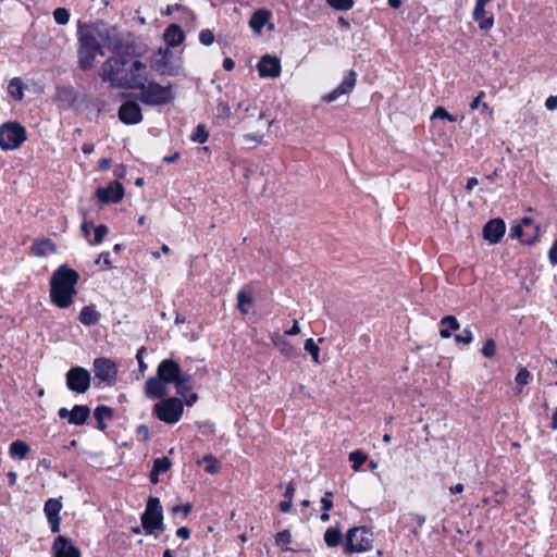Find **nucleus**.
<instances>
[{
    "mask_svg": "<svg viewBox=\"0 0 557 557\" xmlns=\"http://www.w3.org/2000/svg\"><path fill=\"white\" fill-rule=\"evenodd\" d=\"M79 274L66 264L60 265L50 277V300L60 309H66L74 302Z\"/></svg>",
    "mask_w": 557,
    "mask_h": 557,
    "instance_id": "nucleus-1",
    "label": "nucleus"
},
{
    "mask_svg": "<svg viewBox=\"0 0 557 557\" xmlns=\"http://www.w3.org/2000/svg\"><path fill=\"white\" fill-rule=\"evenodd\" d=\"M157 374L165 384H174L181 396H185L194 387L191 375L183 372L180 364L172 359L162 360Z\"/></svg>",
    "mask_w": 557,
    "mask_h": 557,
    "instance_id": "nucleus-2",
    "label": "nucleus"
},
{
    "mask_svg": "<svg viewBox=\"0 0 557 557\" xmlns=\"http://www.w3.org/2000/svg\"><path fill=\"white\" fill-rule=\"evenodd\" d=\"M79 49L78 63L84 71L90 70L97 55H102L99 41L95 40L92 32H86L83 27L79 29Z\"/></svg>",
    "mask_w": 557,
    "mask_h": 557,
    "instance_id": "nucleus-3",
    "label": "nucleus"
},
{
    "mask_svg": "<svg viewBox=\"0 0 557 557\" xmlns=\"http://www.w3.org/2000/svg\"><path fill=\"white\" fill-rule=\"evenodd\" d=\"M175 95L172 91V85L161 86L154 82L145 84L140 88L139 99L149 106H162L174 100Z\"/></svg>",
    "mask_w": 557,
    "mask_h": 557,
    "instance_id": "nucleus-4",
    "label": "nucleus"
},
{
    "mask_svg": "<svg viewBox=\"0 0 557 557\" xmlns=\"http://www.w3.org/2000/svg\"><path fill=\"white\" fill-rule=\"evenodd\" d=\"M141 525L147 534H153L156 531L162 532L164 530L163 512L159 498L150 497L148 499L146 510L141 516Z\"/></svg>",
    "mask_w": 557,
    "mask_h": 557,
    "instance_id": "nucleus-5",
    "label": "nucleus"
},
{
    "mask_svg": "<svg viewBox=\"0 0 557 557\" xmlns=\"http://www.w3.org/2000/svg\"><path fill=\"white\" fill-rule=\"evenodd\" d=\"M151 67L161 75L174 76L180 73L181 60L169 49H159L150 60Z\"/></svg>",
    "mask_w": 557,
    "mask_h": 557,
    "instance_id": "nucleus-6",
    "label": "nucleus"
},
{
    "mask_svg": "<svg viewBox=\"0 0 557 557\" xmlns=\"http://www.w3.org/2000/svg\"><path fill=\"white\" fill-rule=\"evenodd\" d=\"M26 140L24 126L16 122H8L0 126V147L3 150L17 149Z\"/></svg>",
    "mask_w": 557,
    "mask_h": 557,
    "instance_id": "nucleus-7",
    "label": "nucleus"
},
{
    "mask_svg": "<svg viewBox=\"0 0 557 557\" xmlns=\"http://www.w3.org/2000/svg\"><path fill=\"white\" fill-rule=\"evenodd\" d=\"M183 403L176 397H170L153 406V412L159 420L173 424L176 423L183 414Z\"/></svg>",
    "mask_w": 557,
    "mask_h": 557,
    "instance_id": "nucleus-8",
    "label": "nucleus"
},
{
    "mask_svg": "<svg viewBox=\"0 0 557 557\" xmlns=\"http://www.w3.org/2000/svg\"><path fill=\"white\" fill-rule=\"evenodd\" d=\"M372 534L364 528H354L346 535L345 553H361L372 547Z\"/></svg>",
    "mask_w": 557,
    "mask_h": 557,
    "instance_id": "nucleus-9",
    "label": "nucleus"
},
{
    "mask_svg": "<svg viewBox=\"0 0 557 557\" xmlns=\"http://www.w3.org/2000/svg\"><path fill=\"white\" fill-rule=\"evenodd\" d=\"M126 62L122 58H109L101 66L100 76L104 82H111L112 84L121 87L123 77H125L124 66Z\"/></svg>",
    "mask_w": 557,
    "mask_h": 557,
    "instance_id": "nucleus-10",
    "label": "nucleus"
},
{
    "mask_svg": "<svg viewBox=\"0 0 557 557\" xmlns=\"http://www.w3.org/2000/svg\"><path fill=\"white\" fill-rule=\"evenodd\" d=\"M66 385L75 393L84 394L90 386V373L81 367H74L66 373Z\"/></svg>",
    "mask_w": 557,
    "mask_h": 557,
    "instance_id": "nucleus-11",
    "label": "nucleus"
},
{
    "mask_svg": "<svg viewBox=\"0 0 557 557\" xmlns=\"http://www.w3.org/2000/svg\"><path fill=\"white\" fill-rule=\"evenodd\" d=\"M147 82L146 65L136 60L132 63L129 73H125V77L121 83V87L140 89Z\"/></svg>",
    "mask_w": 557,
    "mask_h": 557,
    "instance_id": "nucleus-12",
    "label": "nucleus"
},
{
    "mask_svg": "<svg viewBox=\"0 0 557 557\" xmlns=\"http://www.w3.org/2000/svg\"><path fill=\"white\" fill-rule=\"evenodd\" d=\"M95 376L108 385L115 382L117 366L114 361L107 358H97L94 361Z\"/></svg>",
    "mask_w": 557,
    "mask_h": 557,
    "instance_id": "nucleus-13",
    "label": "nucleus"
},
{
    "mask_svg": "<svg viewBox=\"0 0 557 557\" xmlns=\"http://www.w3.org/2000/svg\"><path fill=\"white\" fill-rule=\"evenodd\" d=\"M86 32H92L95 40L99 41V45L107 44L110 47H115L117 42V32L115 27H111L106 24H97L94 26L83 27Z\"/></svg>",
    "mask_w": 557,
    "mask_h": 557,
    "instance_id": "nucleus-14",
    "label": "nucleus"
},
{
    "mask_svg": "<svg viewBox=\"0 0 557 557\" xmlns=\"http://www.w3.org/2000/svg\"><path fill=\"white\" fill-rule=\"evenodd\" d=\"M96 195L103 203L120 202L124 197V187L121 183L114 181L106 188H98Z\"/></svg>",
    "mask_w": 557,
    "mask_h": 557,
    "instance_id": "nucleus-15",
    "label": "nucleus"
},
{
    "mask_svg": "<svg viewBox=\"0 0 557 557\" xmlns=\"http://www.w3.org/2000/svg\"><path fill=\"white\" fill-rule=\"evenodd\" d=\"M119 117L125 124H137L143 120L141 109L138 103L127 101L121 106Z\"/></svg>",
    "mask_w": 557,
    "mask_h": 557,
    "instance_id": "nucleus-16",
    "label": "nucleus"
},
{
    "mask_svg": "<svg viewBox=\"0 0 557 557\" xmlns=\"http://www.w3.org/2000/svg\"><path fill=\"white\" fill-rule=\"evenodd\" d=\"M258 72L261 77H278L281 74L280 59L272 55H264L258 63Z\"/></svg>",
    "mask_w": 557,
    "mask_h": 557,
    "instance_id": "nucleus-17",
    "label": "nucleus"
},
{
    "mask_svg": "<svg viewBox=\"0 0 557 557\" xmlns=\"http://www.w3.org/2000/svg\"><path fill=\"white\" fill-rule=\"evenodd\" d=\"M356 85V73L350 71L344 78L342 84L336 87L333 91L322 96L324 102H332L338 99L341 96L349 94Z\"/></svg>",
    "mask_w": 557,
    "mask_h": 557,
    "instance_id": "nucleus-18",
    "label": "nucleus"
},
{
    "mask_svg": "<svg viewBox=\"0 0 557 557\" xmlns=\"http://www.w3.org/2000/svg\"><path fill=\"white\" fill-rule=\"evenodd\" d=\"M505 231V222L500 219H493L485 224L483 236L491 244H497L504 236Z\"/></svg>",
    "mask_w": 557,
    "mask_h": 557,
    "instance_id": "nucleus-19",
    "label": "nucleus"
},
{
    "mask_svg": "<svg viewBox=\"0 0 557 557\" xmlns=\"http://www.w3.org/2000/svg\"><path fill=\"white\" fill-rule=\"evenodd\" d=\"M53 557H81L78 548L64 536L59 535L52 545Z\"/></svg>",
    "mask_w": 557,
    "mask_h": 557,
    "instance_id": "nucleus-20",
    "label": "nucleus"
},
{
    "mask_svg": "<svg viewBox=\"0 0 557 557\" xmlns=\"http://www.w3.org/2000/svg\"><path fill=\"white\" fill-rule=\"evenodd\" d=\"M62 508V504L60 500L50 498L45 504V513L48 518V521L51 525V531L53 533H58L60 531V516L59 512Z\"/></svg>",
    "mask_w": 557,
    "mask_h": 557,
    "instance_id": "nucleus-21",
    "label": "nucleus"
},
{
    "mask_svg": "<svg viewBox=\"0 0 557 557\" xmlns=\"http://www.w3.org/2000/svg\"><path fill=\"white\" fill-rule=\"evenodd\" d=\"M166 385L157 374L146 381L145 394L150 398H162L168 395Z\"/></svg>",
    "mask_w": 557,
    "mask_h": 557,
    "instance_id": "nucleus-22",
    "label": "nucleus"
},
{
    "mask_svg": "<svg viewBox=\"0 0 557 557\" xmlns=\"http://www.w3.org/2000/svg\"><path fill=\"white\" fill-rule=\"evenodd\" d=\"M163 38L169 46L176 47L184 41L185 34L178 25L171 24L164 30Z\"/></svg>",
    "mask_w": 557,
    "mask_h": 557,
    "instance_id": "nucleus-23",
    "label": "nucleus"
},
{
    "mask_svg": "<svg viewBox=\"0 0 557 557\" xmlns=\"http://www.w3.org/2000/svg\"><path fill=\"white\" fill-rule=\"evenodd\" d=\"M32 253L36 257H46L50 253L55 252L57 247L53 242H51L49 238H42L39 240H36L32 248Z\"/></svg>",
    "mask_w": 557,
    "mask_h": 557,
    "instance_id": "nucleus-24",
    "label": "nucleus"
},
{
    "mask_svg": "<svg viewBox=\"0 0 557 557\" xmlns=\"http://www.w3.org/2000/svg\"><path fill=\"white\" fill-rule=\"evenodd\" d=\"M485 7L475 3L473 18L479 22L481 29L488 30L494 26V18L492 15L486 16Z\"/></svg>",
    "mask_w": 557,
    "mask_h": 557,
    "instance_id": "nucleus-25",
    "label": "nucleus"
},
{
    "mask_svg": "<svg viewBox=\"0 0 557 557\" xmlns=\"http://www.w3.org/2000/svg\"><path fill=\"white\" fill-rule=\"evenodd\" d=\"M79 321L84 325H94L100 319V313L95 309L94 306H86L82 309L79 313Z\"/></svg>",
    "mask_w": 557,
    "mask_h": 557,
    "instance_id": "nucleus-26",
    "label": "nucleus"
},
{
    "mask_svg": "<svg viewBox=\"0 0 557 557\" xmlns=\"http://www.w3.org/2000/svg\"><path fill=\"white\" fill-rule=\"evenodd\" d=\"M90 409L87 406H81L76 405L71 410V421L70 423L75 425H81L86 422V420L89 418Z\"/></svg>",
    "mask_w": 557,
    "mask_h": 557,
    "instance_id": "nucleus-27",
    "label": "nucleus"
},
{
    "mask_svg": "<svg viewBox=\"0 0 557 557\" xmlns=\"http://www.w3.org/2000/svg\"><path fill=\"white\" fill-rule=\"evenodd\" d=\"M520 225H523V228H532V233L528 234L527 238L522 239L523 244L532 245L539 239L540 236V226L534 224L531 218H523L521 220Z\"/></svg>",
    "mask_w": 557,
    "mask_h": 557,
    "instance_id": "nucleus-28",
    "label": "nucleus"
},
{
    "mask_svg": "<svg viewBox=\"0 0 557 557\" xmlns=\"http://www.w3.org/2000/svg\"><path fill=\"white\" fill-rule=\"evenodd\" d=\"M253 304V297L250 293L245 289H242L237 294V308L243 315L248 314L249 308Z\"/></svg>",
    "mask_w": 557,
    "mask_h": 557,
    "instance_id": "nucleus-29",
    "label": "nucleus"
},
{
    "mask_svg": "<svg viewBox=\"0 0 557 557\" xmlns=\"http://www.w3.org/2000/svg\"><path fill=\"white\" fill-rule=\"evenodd\" d=\"M55 97L66 106H72L76 100V92L72 87H58Z\"/></svg>",
    "mask_w": 557,
    "mask_h": 557,
    "instance_id": "nucleus-30",
    "label": "nucleus"
},
{
    "mask_svg": "<svg viewBox=\"0 0 557 557\" xmlns=\"http://www.w3.org/2000/svg\"><path fill=\"white\" fill-rule=\"evenodd\" d=\"M113 417V410L107 406H99L95 410V418L98 422V428L104 430L107 428L104 420Z\"/></svg>",
    "mask_w": 557,
    "mask_h": 557,
    "instance_id": "nucleus-31",
    "label": "nucleus"
},
{
    "mask_svg": "<svg viewBox=\"0 0 557 557\" xmlns=\"http://www.w3.org/2000/svg\"><path fill=\"white\" fill-rule=\"evenodd\" d=\"M268 17H269L268 12L258 11L251 16V18L249 21V25L253 30L260 33L261 29L263 28L264 24L268 22Z\"/></svg>",
    "mask_w": 557,
    "mask_h": 557,
    "instance_id": "nucleus-32",
    "label": "nucleus"
},
{
    "mask_svg": "<svg viewBox=\"0 0 557 557\" xmlns=\"http://www.w3.org/2000/svg\"><path fill=\"white\" fill-rule=\"evenodd\" d=\"M8 91L11 97L16 100H22L24 96V84L20 78H13L8 86Z\"/></svg>",
    "mask_w": 557,
    "mask_h": 557,
    "instance_id": "nucleus-33",
    "label": "nucleus"
},
{
    "mask_svg": "<svg viewBox=\"0 0 557 557\" xmlns=\"http://www.w3.org/2000/svg\"><path fill=\"white\" fill-rule=\"evenodd\" d=\"M342 540V533L339 530L334 528H329L324 533V541L327 546L335 547L339 544Z\"/></svg>",
    "mask_w": 557,
    "mask_h": 557,
    "instance_id": "nucleus-34",
    "label": "nucleus"
},
{
    "mask_svg": "<svg viewBox=\"0 0 557 557\" xmlns=\"http://www.w3.org/2000/svg\"><path fill=\"white\" fill-rule=\"evenodd\" d=\"M29 451V447L25 442L15 441L10 446V453L12 456H17L20 458H25Z\"/></svg>",
    "mask_w": 557,
    "mask_h": 557,
    "instance_id": "nucleus-35",
    "label": "nucleus"
},
{
    "mask_svg": "<svg viewBox=\"0 0 557 557\" xmlns=\"http://www.w3.org/2000/svg\"><path fill=\"white\" fill-rule=\"evenodd\" d=\"M292 542V534L288 530L278 532L275 535V545L281 547L283 550H290L288 544Z\"/></svg>",
    "mask_w": 557,
    "mask_h": 557,
    "instance_id": "nucleus-36",
    "label": "nucleus"
},
{
    "mask_svg": "<svg viewBox=\"0 0 557 557\" xmlns=\"http://www.w3.org/2000/svg\"><path fill=\"white\" fill-rule=\"evenodd\" d=\"M348 458L349 461L352 462L354 471H358L361 465L367 461L368 456L361 450H355L349 454Z\"/></svg>",
    "mask_w": 557,
    "mask_h": 557,
    "instance_id": "nucleus-37",
    "label": "nucleus"
},
{
    "mask_svg": "<svg viewBox=\"0 0 557 557\" xmlns=\"http://www.w3.org/2000/svg\"><path fill=\"white\" fill-rule=\"evenodd\" d=\"M305 350L308 351L311 357H312V360L315 362V363H320V348L319 346L314 343V341L312 338H308L306 342H305Z\"/></svg>",
    "mask_w": 557,
    "mask_h": 557,
    "instance_id": "nucleus-38",
    "label": "nucleus"
},
{
    "mask_svg": "<svg viewBox=\"0 0 557 557\" xmlns=\"http://www.w3.org/2000/svg\"><path fill=\"white\" fill-rule=\"evenodd\" d=\"M202 461L206 463L205 470L210 474H215L220 470L219 461L211 455L205 456Z\"/></svg>",
    "mask_w": 557,
    "mask_h": 557,
    "instance_id": "nucleus-39",
    "label": "nucleus"
},
{
    "mask_svg": "<svg viewBox=\"0 0 557 557\" xmlns=\"http://www.w3.org/2000/svg\"><path fill=\"white\" fill-rule=\"evenodd\" d=\"M171 460L168 457L157 458L153 461V470L158 473H165L171 468Z\"/></svg>",
    "mask_w": 557,
    "mask_h": 557,
    "instance_id": "nucleus-40",
    "label": "nucleus"
},
{
    "mask_svg": "<svg viewBox=\"0 0 557 557\" xmlns=\"http://www.w3.org/2000/svg\"><path fill=\"white\" fill-rule=\"evenodd\" d=\"M54 21L60 25H65L70 21V12L65 8H57L53 12Z\"/></svg>",
    "mask_w": 557,
    "mask_h": 557,
    "instance_id": "nucleus-41",
    "label": "nucleus"
},
{
    "mask_svg": "<svg viewBox=\"0 0 557 557\" xmlns=\"http://www.w3.org/2000/svg\"><path fill=\"white\" fill-rule=\"evenodd\" d=\"M208 137H209V133L206 129V126L202 124H199L196 127L194 134L191 135V140H194L196 143L203 144L205 141H207Z\"/></svg>",
    "mask_w": 557,
    "mask_h": 557,
    "instance_id": "nucleus-42",
    "label": "nucleus"
},
{
    "mask_svg": "<svg viewBox=\"0 0 557 557\" xmlns=\"http://www.w3.org/2000/svg\"><path fill=\"white\" fill-rule=\"evenodd\" d=\"M327 3L339 11H347L352 8L354 0H326Z\"/></svg>",
    "mask_w": 557,
    "mask_h": 557,
    "instance_id": "nucleus-43",
    "label": "nucleus"
},
{
    "mask_svg": "<svg viewBox=\"0 0 557 557\" xmlns=\"http://www.w3.org/2000/svg\"><path fill=\"white\" fill-rule=\"evenodd\" d=\"M496 354V344L495 341L492 338H488L482 348V355L486 358H493Z\"/></svg>",
    "mask_w": 557,
    "mask_h": 557,
    "instance_id": "nucleus-44",
    "label": "nucleus"
},
{
    "mask_svg": "<svg viewBox=\"0 0 557 557\" xmlns=\"http://www.w3.org/2000/svg\"><path fill=\"white\" fill-rule=\"evenodd\" d=\"M529 377H530V372L525 369V368H522L517 376H516V383L518 385V388L519 391H521V388L528 384L529 382Z\"/></svg>",
    "mask_w": 557,
    "mask_h": 557,
    "instance_id": "nucleus-45",
    "label": "nucleus"
},
{
    "mask_svg": "<svg viewBox=\"0 0 557 557\" xmlns=\"http://www.w3.org/2000/svg\"><path fill=\"white\" fill-rule=\"evenodd\" d=\"M107 234H108V227L103 224L98 225L95 228V237H94V240L90 242V244H94V245L100 244Z\"/></svg>",
    "mask_w": 557,
    "mask_h": 557,
    "instance_id": "nucleus-46",
    "label": "nucleus"
},
{
    "mask_svg": "<svg viewBox=\"0 0 557 557\" xmlns=\"http://www.w3.org/2000/svg\"><path fill=\"white\" fill-rule=\"evenodd\" d=\"M432 120L434 119H446L448 120L449 122H455L456 121V117L453 116L451 114H449L445 108L443 107H437L435 109V111L433 112L432 116H431Z\"/></svg>",
    "mask_w": 557,
    "mask_h": 557,
    "instance_id": "nucleus-47",
    "label": "nucleus"
},
{
    "mask_svg": "<svg viewBox=\"0 0 557 557\" xmlns=\"http://www.w3.org/2000/svg\"><path fill=\"white\" fill-rule=\"evenodd\" d=\"M231 115V109L226 102L220 101L216 106V116L219 119L227 120Z\"/></svg>",
    "mask_w": 557,
    "mask_h": 557,
    "instance_id": "nucleus-48",
    "label": "nucleus"
},
{
    "mask_svg": "<svg viewBox=\"0 0 557 557\" xmlns=\"http://www.w3.org/2000/svg\"><path fill=\"white\" fill-rule=\"evenodd\" d=\"M455 339L458 343L468 345L473 341V336L469 329H465L461 334L455 336Z\"/></svg>",
    "mask_w": 557,
    "mask_h": 557,
    "instance_id": "nucleus-49",
    "label": "nucleus"
},
{
    "mask_svg": "<svg viewBox=\"0 0 557 557\" xmlns=\"http://www.w3.org/2000/svg\"><path fill=\"white\" fill-rule=\"evenodd\" d=\"M199 40L202 45L209 46L214 41V35L209 29H203L199 34Z\"/></svg>",
    "mask_w": 557,
    "mask_h": 557,
    "instance_id": "nucleus-50",
    "label": "nucleus"
},
{
    "mask_svg": "<svg viewBox=\"0 0 557 557\" xmlns=\"http://www.w3.org/2000/svg\"><path fill=\"white\" fill-rule=\"evenodd\" d=\"M441 324L442 325H447L448 329L450 330H458L459 329V323L457 321V319L454 317V315H446L444 317L442 320H441Z\"/></svg>",
    "mask_w": 557,
    "mask_h": 557,
    "instance_id": "nucleus-51",
    "label": "nucleus"
},
{
    "mask_svg": "<svg viewBox=\"0 0 557 557\" xmlns=\"http://www.w3.org/2000/svg\"><path fill=\"white\" fill-rule=\"evenodd\" d=\"M282 355H284L287 358H292L295 355V348L292 344H289L287 341L284 342L281 347H278Z\"/></svg>",
    "mask_w": 557,
    "mask_h": 557,
    "instance_id": "nucleus-52",
    "label": "nucleus"
},
{
    "mask_svg": "<svg viewBox=\"0 0 557 557\" xmlns=\"http://www.w3.org/2000/svg\"><path fill=\"white\" fill-rule=\"evenodd\" d=\"M510 236H511L512 238H519V239L522 242V239L524 238V228H523V225H520V224L513 225V226L510 228Z\"/></svg>",
    "mask_w": 557,
    "mask_h": 557,
    "instance_id": "nucleus-53",
    "label": "nucleus"
},
{
    "mask_svg": "<svg viewBox=\"0 0 557 557\" xmlns=\"http://www.w3.org/2000/svg\"><path fill=\"white\" fill-rule=\"evenodd\" d=\"M193 509V506L190 503H186L184 505H177L172 508L173 513L183 512V515L186 517Z\"/></svg>",
    "mask_w": 557,
    "mask_h": 557,
    "instance_id": "nucleus-54",
    "label": "nucleus"
},
{
    "mask_svg": "<svg viewBox=\"0 0 557 557\" xmlns=\"http://www.w3.org/2000/svg\"><path fill=\"white\" fill-rule=\"evenodd\" d=\"M331 496H332V493L331 492H326L325 496L321 499L322 508L325 511L331 510L332 507H333V502L330 498Z\"/></svg>",
    "mask_w": 557,
    "mask_h": 557,
    "instance_id": "nucleus-55",
    "label": "nucleus"
},
{
    "mask_svg": "<svg viewBox=\"0 0 557 557\" xmlns=\"http://www.w3.org/2000/svg\"><path fill=\"white\" fill-rule=\"evenodd\" d=\"M548 257H549V261L553 264H557V239L553 244V246H552V248H550V250L548 252Z\"/></svg>",
    "mask_w": 557,
    "mask_h": 557,
    "instance_id": "nucleus-56",
    "label": "nucleus"
},
{
    "mask_svg": "<svg viewBox=\"0 0 557 557\" xmlns=\"http://www.w3.org/2000/svg\"><path fill=\"white\" fill-rule=\"evenodd\" d=\"M144 351H145V348H144V347H141V348L138 350L137 355H136V359H137V361H138L139 370H140L141 372H144V371L147 369V364L144 362V359H143V352H144Z\"/></svg>",
    "mask_w": 557,
    "mask_h": 557,
    "instance_id": "nucleus-57",
    "label": "nucleus"
},
{
    "mask_svg": "<svg viewBox=\"0 0 557 557\" xmlns=\"http://www.w3.org/2000/svg\"><path fill=\"white\" fill-rule=\"evenodd\" d=\"M547 110H555L557 108V97L550 96L545 101Z\"/></svg>",
    "mask_w": 557,
    "mask_h": 557,
    "instance_id": "nucleus-58",
    "label": "nucleus"
},
{
    "mask_svg": "<svg viewBox=\"0 0 557 557\" xmlns=\"http://www.w3.org/2000/svg\"><path fill=\"white\" fill-rule=\"evenodd\" d=\"M176 534L184 540H188L190 537V530L186 527H182L177 529Z\"/></svg>",
    "mask_w": 557,
    "mask_h": 557,
    "instance_id": "nucleus-59",
    "label": "nucleus"
},
{
    "mask_svg": "<svg viewBox=\"0 0 557 557\" xmlns=\"http://www.w3.org/2000/svg\"><path fill=\"white\" fill-rule=\"evenodd\" d=\"M299 333H300V327L298 325L297 320H295L293 326L288 331L285 332V334L288 336H295V335H298Z\"/></svg>",
    "mask_w": 557,
    "mask_h": 557,
    "instance_id": "nucleus-60",
    "label": "nucleus"
},
{
    "mask_svg": "<svg viewBox=\"0 0 557 557\" xmlns=\"http://www.w3.org/2000/svg\"><path fill=\"white\" fill-rule=\"evenodd\" d=\"M137 434L144 438V440H147L149 437V431H148V428L145 426V425H139L137 428Z\"/></svg>",
    "mask_w": 557,
    "mask_h": 557,
    "instance_id": "nucleus-61",
    "label": "nucleus"
},
{
    "mask_svg": "<svg viewBox=\"0 0 557 557\" xmlns=\"http://www.w3.org/2000/svg\"><path fill=\"white\" fill-rule=\"evenodd\" d=\"M271 339L273 342V344L278 348L281 347V345L286 342L280 334H273L271 336Z\"/></svg>",
    "mask_w": 557,
    "mask_h": 557,
    "instance_id": "nucleus-62",
    "label": "nucleus"
},
{
    "mask_svg": "<svg viewBox=\"0 0 557 557\" xmlns=\"http://www.w3.org/2000/svg\"><path fill=\"white\" fill-rule=\"evenodd\" d=\"M280 509L282 512H288L292 508V502L290 500H284L280 503Z\"/></svg>",
    "mask_w": 557,
    "mask_h": 557,
    "instance_id": "nucleus-63",
    "label": "nucleus"
},
{
    "mask_svg": "<svg viewBox=\"0 0 557 557\" xmlns=\"http://www.w3.org/2000/svg\"><path fill=\"white\" fill-rule=\"evenodd\" d=\"M92 226H94V224H92L91 222H84V223L82 224V231H83V233H84V235H85L86 237H88V236H89V234H90V230H91V227H92Z\"/></svg>",
    "mask_w": 557,
    "mask_h": 557,
    "instance_id": "nucleus-64",
    "label": "nucleus"
}]
</instances>
